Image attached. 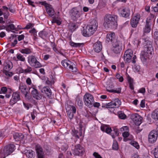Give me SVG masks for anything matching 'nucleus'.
I'll use <instances>...</instances> for the list:
<instances>
[{
	"label": "nucleus",
	"instance_id": "obj_8",
	"mask_svg": "<svg viewBox=\"0 0 158 158\" xmlns=\"http://www.w3.org/2000/svg\"><path fill=\"white\" fill-rule=\"evenodd\" d=\"M158 137L157 132L155 130L151 131L149 133L148 136V141L151 143L155 142Z\"/></svg>",
	"mask_w": 158,
	"mask_h": 158
},
{
	"label": "nucleus",
	"instance_id": "obj_63",
	"mask_svg": "<svg viewBox=\"0 0 158 158\" xmlns=\"http://www.w3.org/2000/svg\"><path fill=\"white\" fill-rule=\"evenodd\" d=\"M26 82L29 85H30L31 83V79L29 77L27 79Z\"/></svg>",
	"mask_w": 158,
	"mask_h": 158
},
{
	"label": "nucleus",
	"instance_id": "obj_10",
	"mask_svg": "<svg viewBox=\"0 0 158 158\" xmlns=\"http://www.w3.org/2000/svg\"><path fill=\"white\" fill-rule=\"evenodd\" d=\"M131 118L137 126L139 125L142 123V118L137 113L133 114L131 115Z\"/></svg>",
	"mask_w": 158,
	"mask_h": 158
},
{
	"label": "nucleus",
	"instance_id": "obj_23",
	"mask_svg": "<svg viewBox=\"0 0 158 158\" xmlns=\"http://www.w3.org/2000/svg\"><path fill=\"white\" fill-rule=\"evenodd\" d=\"M61 63L62 65L67 69H69L71 67V62L67 60H63L62 61Z\"/></svg>",
	"mask_w": 158,
	"mask_h": 158
},
{
	"label": "nucleus",
	"instance_id": "obj_37",
	"mask_svg": "<svg viewBox=\"0 0 158 158\" xmlns=\"http://www.w3.org/2000/svg\"><path fill=\"white\" fill-rule=\"evenodd\" d=\"M152 118L156 121L158 120V110H156L151 115Z\"/></svg>",
	"mask_w": 158,
	"mask_h": 158
},
{
	"label": "nucleus",
	"instance_id": "obj_48",
	"mask_svg": "<svg viewBox=\"0 0 158 158\" xmlns=\"http://www.w3.org/2000/svg\"><path fill=\"white\" fill-rule=\"evenodd\" d=\"M112 149L115 150H117L118 149V145L117 141L114 142L113 143L112 146Z\"/></svg>",
	"mask_w": 158,
	"mask_h": 158
},
{
	"label": "nucleus",
	"instance_id": "obj_13",
	"mask_svg": "<svg viewBox=\"0 0 158 158\" xmlns=\"http://www.w3.org/2000/svg\"><path fill=\"white\" fill-rule=\"evenodd\" d=\"M20 99L19 94V92H16L13 93L12 98L10 101V105H13L16 103Z\"/></svg>",
	"mask_w": 158,
	"mask_h": 158
},
{
	"label": "nucleus",
	"instance_id": "obj_6",
	"mask_svg": "<svg viewBox=\"0 0 158 158\" xmlns=\"http://www.w3.org/2000/svg\"><path fill=\"white\" fill-rule=\"evenodd\" d=\"M114 41L112 44L113 47L112 50L114 53L118 54L120 53L122 50V44L119 40H114Z\"/></svg>",
	"mask_w": 158,
	"mask_h": 158
},
{
	"label": "nucleus",
	"instance_id": "obj_28",
	"mask_svg": "<svg viewBox=\"0 0 158 158\" xmlns=\"http://www.w3.org/2000/svg\"><path fill=\"white\" fill-rule=\"evenodd\" d=\"M28 61L30 65L32 66L37 60L35 56H29L28 57Z\"/></svg>",
	"mask_w": 158,
	"mask_h": 158
},
{
	"label": "nucleus",
	"instance_id": "obj_54",
	"mask_svg": "<svg viewBox=\"0 0 158 158\" xmlns=\"http://www.w3.org/2000/svg\"><path fill=\"white\" fill-rule=\"evenodd\" d=\"M1 94L2 93H5L7 91V89L6 87H2L0 89Z\"/></svg>",
	"mask_w": 158,
	"mask_h": 158
},
{
	"label": "nucleus",
	"instance_id": "obj_52",
	"mask_svg": "<svg viewBox=\"0 0 158 158\" xmlns=\"http://www.w3.org/2000/svg\"><path fill=\"white\" fill-rule=\"evenodd\" d=\"M34 24H32L31 23H29L24 28V29H29L31 26H33Z\"/></svg>",
	"mask_w": 158,
	"mask_h": 158
},
{
	"label": "nucleus",
	"instance_id": "obj_51",
	"mask_svg": "<svg viewBox=\"0 0 158 158\" xmlns=\"http://www.w3.org/2000/svg\"><path fill=\"white\" fill-rule=\"evenodd\" d=\"M155 152L154 153L155 158H158V146L155 148Z\"/></svg>",
	"mask_w": 158,
	"mask_h": 158
},
{
	"label": "nucleus",
	"instance_id": "obj_27",
	"mask_svg": "<svg viewBox=\"0 0 158 158\" xmlns=\"http://www.w3.org/2000/svg\"><path fill=\"white\" fill-rule=\"evenodd\" d=\"M101 129L102 131L105 132L107 134L110 133V132L112 131L111 128L110 127H109L108 126L106 125L102 126L101 127Z\"/></svg>",
	"mask_w": 158,
	"mask_h": 158
},
{
	"label": "nucleus",
	"instance_id": "obj_5",
	"mask_svg": "<svg viewBox=\"0 0 158 158\" xmlns=\"http://www.w3.org/2000/svg\"><path fill=\"white\" fill-rule=\"evenodd\" d=\"M69 13L71 19L74 21H76L81 16L80 12L76 7L72 8L70 10Z\"/></svg>",
	"mask_w": 158,
	"mask_h": 158
},
{
	"label": "nucleus",
	"instance_id": "obj_40",
	"mask_svg": "<svg viewBox=\"0 0 158 158\" xmlns=\"http://www.w3.org/2000/svg\"><path fill=\"white\" fill-rule=\"evenodd\" d=\"M20 52L22 53H24L27 54H29L31 52V49L28 48L22 49L20 50Z\"/></svg>",
	"mask_w": 158,
	"mask_h": 158
},
{
	"label": "nucleus",
	"instance_id": "obj_41",
	"mask_svg": "<svg viewBox=\"0 0 158 158\" xmlns=\"http://www.w3.org/2000/svg\"><path fill=\"white\" fill-rule=\"evenodd\" d=\"M69 108H66V110L68 116L70 119H72L73 117L74 114L73 113H72L71 111L69 110Z\"/></svg>",
	"mask_w": 158,
	"mask_h": 158
},
{
	"label": "nucleus",
	"instance_id": "obj_32",
	"mask_svg": "<svg viewBox=\"0 0 158 158\" xmlns=\"http://www.w3.org/2000/svg\"><path fill=\"white\" fill-rule=\"evenodd\" d=\"M151 30V28L149 25L148 24V21H146V24L145 27L143 30V31L144 33H148Z\"/></svg>",
	"mask_w": 158,
	"mask_h": 158
},
{
	"label": "nucleus",
	"instance_id": "obj_11",
	"mask_svg": "<svg viewBox=\"0 0 158 158\" xmlns=\"http://www.w3.org/2000/svg\"><path fill=\"white\" fill-rule=\"evenodd\" d=\"M121 102L118 98H116L113 100L112 102L108 103L106 106L108 107L114 108L118 107L121 105Z\"/></svg>",
	"mask_w": 158,
	"mask_h": 158
},
{
	"label": "nucleus",
	"instance_id": "obj_47",
	"mask_svg": "<svg viewBox=\"0 0 158 158\" xmlns=\"http://www.w3.org/2000/svg\"><path fill=\"white\" fill-rule=\"evenodd\" d=\"M8 71H9L6 70H3V73L7 76L9 77L12 76L13 75V73L12 72H10Z\"/></svg>",
	"mask_w": 158,
	"mask_h": 158
},
{
	"label": "nucleus",
	"instance_id": "obj_15",
	"mask_svg": "<svg viewBox=\"0 0 158 158\" xmlns=\"http://www.w3.org/2000/svg\"><path fill=\"white\" fill-rule=\"evenodd\" d=\"M35 150L37 158H44V153L42 147L39 146H36Z\"/></svg>",
	"mask_w": 158,
	"mask_h": 158
},
{
	"label": "nucleus",
	"instance_id": "obj_60",
	"mask_svg": "<svg viewBox=\"0 0 158 158\" xmlns=\"http://www.w3.org/2000/svg\"><path fill=\"white\" fill-rule=\"evenodd\" d=\"M28 92L27 91V93H25L24 94L25 95V97L26 99H28V100L30 99L31 98V96L28 94Z\"/></svg>",
	"mask_w": 158,
	"mask_h": 158
},
{
	"label": "nucleus",
	"instance_id": "obj_43",
	"mask_svg": "<svg viewBox=\"0 0 158 158\" xmlns=\"http://www.w3.org/2000/svg\"><path fill=\"white\" fill-rule=\"evenodd\" d=\"M68 148V146L66 144H63L60 148H59V151H60L61 150L65 152Z\"/></svg>",
	"mask_w": 158,
	"mask_h": 158
},
{
	"label": "nucleus",
	"instance_id": "obj_18",
	"mask_svg": "<svg viewBox=\"0 0 158 158\" xmlns=\"http://www.w3.org/2000/svg\"><path fill=\"white\" fill-rule=\"evenodd\" d=\"M93 46L94 51L97 53L99 52L102 48L101 43L99 41H98L94 44Z\"/></svg>",
	"mask_w": 158,
	"mask_h": 158
},
{
	"label": "nucleus",
	"instance_id": "obj_26",
	"mask_svg": "<svg viewBox=\"0 0 158 158\" xmlns=\"http://www.w3.org/2000/svg\"><path fill=\"white\" fill-rule=\"evenodd\" d=\"M28 158H34L35 156V153L34 151L31 150L27 151L25 152Z\"/></svg>",
	"mask_w": 158,
	"mask_h": 158
},
{
	"label": "nucleus",
	"instance_id": "obj_34",
	"mask_svg": "<svg viewBox=\"0 0 158 158\" xmlns=\"http://www.w3.org/2000/svg\"><path fill=\"white\" fill-rule=\"evenodd\" d=\"M19 89L21 90V92L23 94L27 93V87L26 85H23L20 84L19 87Z\"/></svg>",
	"mask_w": 158,
	"mask_h": 158
},
{
	"label": "nucleus",
	"instance_id": "obj_22",
	"mask_svg": "<svg viewBox=\"0 0 158 158\" xmlns=\"http://www.w3.org/2000/svg\"><path fill=\"white\" fill-rule=\"evenodd\" d=\"M120 13L123 17L127 18L130 15V10L126 8L123 9L121 10Z\"/></svg>",
	"mask_w": 158,
	"mask_h": 158
},
{
	"label": "nucleus",
	"instance_id": "obj_45",
	"mask_svg": "<svg viewBox=\"0 0 158 158\" xmlns=\"http://www.w3.org/2000/svg\"><path fill=\"white\" fill-rule=\"evenodd\" d=\"M118 116L120 119H123L125 118L126 116L124 113L121 112L118 113Z\"/></svg>",
	"mask_w": 158,
	"mask_h": 158
},
{
	"label": "nucleus",
	"instance_id": "obj_9",
	"mask_svg": "<svg viewBox=\"0 0 158 158\" xmlns=\"http://www.w3.org/2000/svg\"><path fill=\"white\" fill-rule=\"evenodd\" d=\"M146 52H142L140 55V58L142 61L145 62L148 58H149L151 57L153 51H152L148 50H145Z\"/></svg>",
	"mask_w": 158,
	"mask_h": 158
},
{
	"label": "nucleus",
	"instance_id": "obj_2",
	"mask_svg": "<svg viewBox=\"0 0 158 158\" xmlns=\"http://www.w3.org/2000/svg\"><path fill=\"white\" fill-rule=\"evenodd\" d=\"M98 24L96 21L93 20L90 24L87 25L85 28L83 27L82 31V35L86 37L90 36L93 35L97 29Z\"/></svg>",
	"mask_w": 158,
	"mask_h": 158
},
{
	"label": "nucleus",
	"instance_id": "obj_21",
	"mask_svg": "<svg viewBox=\"0 0 158 158\" xmlns=\"http://www.w3.org/2000/svg\"><path fill=\"white\" fill-rule=\"evenodd\" d=\"M5 67L3 69V70H6L8 71H10L13 67V64L9 60L5 61L4 63Z\"/></svg>",
	"mask_w": 158,
	"mask_h": 158
},
{
	"label": "nucleus",
	"instance_id": "obj_53",
	"mask_svg": "<svg viewBox=\"0 0 158 158\" xmlns=\"http://www.w3.org/2000/svg\"><path fill=\"white\" fill-rule=\"evenodd\" d=\"M69 69H70L73 72H76L77 71V69L76 67H73L72 65Z\"/></svg>",
	"mask_w": 158,
	"mask_h": 158
},
{
	"label": "nucleus",
	"instance_id": "obj_36",
	"mask_svg": "<svg viewBox=\"0 0 158 158\" xmlns=\"http://www.w3.org/2000/svg\"><path fill=\"white\" fill-rule=\"evenodd\" d=\"M66 108H69V110L71 111L73 113H75L76 112V107L73 106L72 105H67L65 106Z\"/></svg>",
	"mask_w": 158,
	"mask_h": 158
},
{
	"label": "nucleus",
	"instance_id": "obj_42",
	"mask_svg": "<svg viewBox=\"0 0 158 158\" xmlns=\"http://www.w3.org/2000/svg\"><path fill=\"white\" fill-rule=\"evenodd\" d=\"M129 133L127 131H125L123 133V136L124 137L123 140L124 141H126L127 140H129L130 139H128L127 138L129 136Z\"/></svg>",
	"mask_w": 158,
	"mask_h": 158
},
{
	"label": "nucleus",
	"instance_id": "obj_39",
	"mask_svg": "<svg viewBox=\"0 0 158 158\" xmlns=\"http://www.w3.org/2000/svg\"><path fill=\"white\" fill-rule=\"evenodd\" d=\"M128 81L129 84V87L130 89L132 90L134 89V87L133 84V79L130 77L129 76L128 77Z\"/></svg>",
	"mask_w": 158,
	"mask_h": 158
},
{
	"label": "nucleus",
	"instance_id": "obj_24",
	"mask_svg": "<svg viewBox=\"0 0 158 158\" xmlns=\"http://www.w3.org/2000/svg\"><path fill=\"white\" fill-rule=\"evenodd\" d=\"M51 6H46V8L48 14L50 17H52L54 15V11L53 9Z\"/></svg>",
	"mask_w": 158,
	"mask_h": 158
},
{
	"label": "nucleus",
	"instance_id": "obj_31",
	"mask_svg": "<svg viewBox=\"0 0 158 158\" xmlns=\"http://www.w3.org/2000/svg\"><path fill=\"white\" fill-rule=\"evenodd\" d=\"M48 33L47 31L45 30H44L42 31H40L39 33V36L43 39L47 36Z\"/></svg>",
	"mask_w": 158,
	"mask_h": 158
},
{
	"label": "nucleus",
	"instance_id": "obj_30",
	"mask_svg": "<svg viewBox=\"0 0 158 158\" xmlns=\"http://www.w3.org/2000/svg\"><path fill=\"white\" fill-rule=\"evenodd\" d=\"M70 45L72 47H82L84 45V43H77L73 42L72 41L69 42Z\"/></svg>",
	"mask_w": 158,
	"mask_h": 158
},
{
	"label": "nucleus",
	"instance_id": "obj_14",
	"mask_svg": "<svg viewBox=\"0 0 158 158\" xmlns=\"http://www.w3.org/2000/svg\"><path fill=\"white\" fill-rule=\"evenodd\" d=\"M140 16L139 14H137L133 17L131 22V24L133 27L135 28L137 26Z\"/></svg>",
	"mask_w": 158,
	"mask_h": 158
},
{
	"label": "nucleus",
	"instance_id": "obj_62",
	"mask_svg": "<svg viewBox=\"0 0 158 158\" xmlns=\"http://www.w3.org/2000/svg\"><path fill=\"white\" fill-rule=\"evenodd\" d=\"M100 105V103L98 102H95L94 103V102H93V106H94V107H98Z\"/></svg>",
	"mask_w": 158,
	"mask_h": 158
},
{
	"label": "nucleus",
	"instance_id": "obj_38",
	"mask_svg": "<svg viewBox=\"0 0 158 158\" xmlns=\"http://www.w3.org/2000/svg\"><path fill=\"white\" fill-rule=\"evenodd\" d=\"M106 90L110 92L120 94L121 93V89L120 88H119L118 89H111L110 90H109L107 89V88Z\"/></svg>",
	"mask_w": 158,
	"mask_h": 158
},
{
	"label": "nucleus",
	"instance_id": "obj_59",
	"mask_svg": "<svg viewBox=\"0 0 158 158\" xmlns=\"http://www.w3.org/2000/svg\"><path fill=\"white\" fill-rule=\"evenodd\" d=\"M140 106L142 108H144L145 106V100H143L141 101L140 103Z\"/></svg>",
	"mask_w": 158,
	"mask_h": 158
},
{
	"label": "nucleus",
	"instance_id": "obj_33",
	"mask_svg": "<svg viewBox=\"0 0 158 158\" xmlns=\"http://www.w3.org/2000/svg\"><path fill=\"white\" fill-rule=\"evenodd\" d=\"M11 30H15L17 31L15 25L13 24H9L6 26V31L9 32Z\"/></svg>",
	"mask_w": 158,
	"mask_h": 158
},
{
	"label": "nucleus",
	"instance_id": "obj_61",
	"mask_svg": "<svg viewBox=\"0 0 158 158\" xmlns=\"http://www.w3.org/2000/svg\"><path fill=\"white\" fill-rule=\"evenodd\" d=\"M24 37V36L23 35H21L18 36V40L20 41L21 40L23 39Z\"/></svg>",
	"mask_w": 158,
	"mask_h": 158
},
{
	"label": "nucleus",
	"instance_id": "obj_4",
	"mask_svg": "<svg viewBox=\"0 0 158 158\" xmlns=\"http://www.w3.org/2000/svg\"><path fill=\"white\" fill-rule=\"evenodd\" d=\"M83 99L85 104L88 107L91 108L93 106L94 100L92 95L86 93L84 96Z\"/></svg>",
	"mask_w": 158,
	"mask_h": 158
},
{
	"label": "nucleus",
	"instance_id": "obj_16",
	"mask_svg": "<svg viewBox=\"0 0 158 158\" xmlns=\"http://www.w3.org/2000/svg\"><path fill=\"white\" fill-rule=\"evenodd\" d=\"M41 92L45 94V95L48 98L51 97L52 92L48 86H44L41 89Z\"/></svg>",
	"mask_w": 158,
	"mask_h": 158
},
{
	"label": "nucleus",
	"instance_id": "obj_7",
	"mask_svg": "<svg viewBox=\"0 0 158 158\" xmlns=\"http://www.w3.org/2000/svg\"><path fill=\"white\" fill-rule=\"evenodd\" d=\"M73 153L75 155L82 156L85 151L84 148L80 144L75 146V148L73 150Z\"/></svg>",
	"mask_w": 158,
	"mask_h": 158
},
{
	"label": "nucleus",
	"instance_id": "obj_1",
	"mask_svg": "<svg viewBox=\"0 0 158 158\" xmlns=\"http://www.w3.org/2000/svg\"><path fill=\"white\" fill-rule=\"evenodd\" d=\"M117 16L113 15H106L103 23L105 27L111 29H116L117 26Z\"/></svg>",
	"mask_w": 158,
	"mask_h": 158
},
{
	"label": "nucleus",
	"instance_id": "obj_57",
	"mask_svg": "<svg viewBox=\"0 0 158 158\" xmlns=\"http://www.w3.org/2000/svg\"><path fill=\"white\" fill-rule=\"evenodd\" d=\"M54 22L56 23L58 25H60L61 24V22L59 20L56 19V18H54L53 19V21Z\"/></svg>",
	"mask_w": 158,
	"mask_h": 158
},
{
	"label": "nucleus",
	"instance_id": "obj_3",
	"mask_svg": "<svg viewBox=\"0 0 158 158\" xmlns=\"http://www.w3.org/2000/svg\"><path fill=\"white\" fill-rule=\"evenodd\" d=\"M15 146L13 144H9L4 148L0 156L1 158H5L6 156L11 154L15 150Z\"/></svg>",
	"mask_w": 158,
	"mask_h": 158
},
{
	"label": "nucleus",
	"instance_id": "obj_12",
	"mask_svg": "<svg viewBox=\"0 0 158 158\" xmlns=\"http://www.w3.org/2000/svg\"><path fill=\"white\" fill-rule=\"evenodd\" d=\"M133 55V52L130 49L127 50L125 52L124 55V60L126 62L130 63Z\"/></svg>",
	"mask_w": 158,
	"mask_h": 158
},
{
	"label": "nucleus",
	"instance_id": "obj_55",
	"mask_svg": "<svg viewBox=\"0 0 158 158\" xmlns=\"http://www.w3.org/2000/svg\"><path fill=\"white\" fill-rule=\"evenodd\" d=\"M31 70L32 69L31 67L28 66L27 68L24 69V71L25 73H28L31 72Z\"/></svg>",
	"mask_w": 158,
	"mask_h": 158
},
{
	"label": "nucleus",
	"instance_id": "obj_49",
	"mask_svg": "<svg viewBox=\"0 0 158 158\" xmlns=\"http://www.w3.org/2000/svg\"><path fill=\"white\" fill-rule=\"evenodd\" d=\"M118 79L119 81L122 82L123 81V79L122 76H121L119 73H117L115 76Z\"/></svg>",
	"mask_w": 158,
	"mask_h": 158
},
{
	"label": "nucleus",
	"instance_id": "obj_35",
	"mask_svg": "<svg viewBox=\"0 0 158 158\" xmlns=\"http://www.w3.org/2000/svg\"><path fill=\"white\" fill-rule=\"evenodd\" d=\"M112 132L111 135L113 138H115V135L118 136V135L119 133L118 129L117 128H114L113 130L112 131Z\"/></svg>",
	"mask_w": 158,
	"mask_h": 158
},
{
	"label": "nucleus",
	"instance_id": "obj_29",
	"mask_svg": "<svg viewBox=\"0 0 158 158\" xmlns=\"http://www.w3.org/2000/svg\"><path fill=\"white\" fill-rule=\"evenodd\" d=\"M72 134L73 136L77 139H79L80 136H81L82 134L81 131L78 132L77 130L75 129L72 130Z\"/></svg>",
	"mask_w": 158,
	"mask_h": 158
},
{
	"label": "nucleus",
	"instance_id": "obj_64",
	"mask_svg": "<svg viewBox=\"0 0 158 158\" xmlns=\"http://www.w3.org/2000/svg\"><path fill=\"white\" fill-rule=\"evenodd\" d=\"M128 128L127 126H124L123 127L121 128V131H128Z\"/></svg>",
	"mask_w": 158,
	"mask_h": 158
},
{
	"label": "nucleus",
	"instance_id": "obj_25",
	"mask_svg": "<svg viewBox=\"0 0 158 158\" xmlns=\"http://www.w3.org/2000/svg\"><path fill=\"white\" fill-rule=\"evenodd\" d=\"M14 139L16 141H18L24 138V135L21 133H16L13 135Z\"/></svg>",
	"mask_w": 158,
	"mask_h": 158
},
{
	"label": "nucleus",
	"instance_id": "obj_20",
	"mask_svg": "<svg viewBox=\"0 0 158 158\" xmlns=\"http://www.w3.org/2000/svg\"><path fill=\"white\" fill-rule=\"evenodd\" d=\"M106 41L108 42L110 41L112 42H114V40H117L115 39V33L114 32L108 34L106 37Z\"/></svg>",
	"mask_w": 158,
	"mask_h": 158
},
{
	"label": "nucleus",
	"instance_id": "obj_17",
	"mask_svg": "<svg viewBox=\"0 0 158 158\" xmlns=\"http://www.w3.org/2000/svg\"><path fill=\"white\" fill-rule=\"evenodd\" d=\"M144 44H145L144 45L145 49L146 48V49L150 50L151 51H153V49L152 41L145 39Z\"/></svg>",
	"mask_w": 158,
	"mask_h": 158
},
{
	"label": "nucleus",
	"instance_id": "obj_56",
	"mask_svg": "<svg viewBox=\"0 0 158 158\" xmlns=\"http://www.w3.org/2000/svg\"><path fill=\"white\" fill-rule=\"evenodd\" d=\"M93 155L95 158H102L101 156L97 152H94Z\"/></svg>",
	"mask_w": 158,
	"mask_h": 158
},
{
	"label": "nucleus",
	"instance_id": "obj_44",
	"mask_svg": "<svg viewBox=\"0 0 158 158\" xmlns=\"http://www.w3.org/2000/svg\"><path fill=\"white\" fill-rule=\"evenodd\" d=\"M16 56L17 58L19 60L22 61H25V58L23 56L21 55V54H17Z\"/></svg>",
	"mask_w": 158,
	"mask_h": 158
},
{
	"label": "nucleus",
	"instance_id": "obj_46",
	"mask_svg": "<svg viewBox=\"0 0 158 158\" xmlns=\"http://www.w3.org/2000/svg\"><path fill=\"white\" fill-rule=\"evenodd\" d=\"M32 66H34L35 68H37L41 67L42 65L39 61L36 60Z\"/></svg>",
	"mask_w": 158,
	"mask_h": 158
},
{
	"label": "nucleus",
	"instance_id": "obj_19",
	"mask_svg": "<svg viewBox=\"0 0 158 158\" xmlns=\"http://www.w3.org/2000/svg\"><path fill=\"white\" fill-rule=\"evenodd\" d=\"M33 90L31 91L33 97L37 100H40L42 98V96L37 91V90L33 88Z\"/></svg>",
	"mask_w": 158,
	"mask_h": 158
},
{
	"label": "nucleus",
	"instance_id": "obj_50",
	"mask_svg": "<svg viewBox=\"0 0 158 158\" xmlns=\"http://www.w3.org/2000/svg\"><path fill=\"white\" fill-rule=\"evenodd\" d=\"M131 144L137 149L139 148L138 143L135 141L131 142Z\"/></svg>",
	"mask_w": 158,
	"mask_h": 158
},
{
	"label": "nucleus",
	"instance_id": "obj_58",
	"mask_svg": "<svg viewBox=\"0 0 158 158\" xmlns=\"http://www.w3.org/2000/svg\"><path fill=\"white\" fill-rule=\"evenodd\" d=\"M145 92V88H142L140 89H139L138 91V92L142 93L143 94H144Z\"/></svg>",
	"mask_w": 158,
	"mask_h": 158
}]
</instances>
